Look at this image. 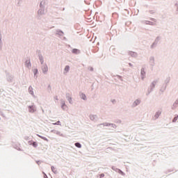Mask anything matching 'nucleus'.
<instances>
[{
    "label": "nucleus",
    "mask_w": 178,
    "mask_h": 178,
    "mask_svg": "<svg viewBox=\"0 0 178 178\" xmlns=\"http://www.w3.org/2000/svg\"><path fill=\"white\" fill-rule=\"evenodd\" d=\"M33 73H34V74H36L37 73H38V70L34 69L33 70Z\"/></svg>",
    "instance_id": "nucleus-9"
},
{
    "label": "nucleus",
    "mask_w": 178,
    "mask_h": 178,
    "mask_svg": "<svg viewBox=\"0 0 178 178\" xmlns=\"http://www.w3.org/2000/svg\"><path fill=\"white\" fill-rule=\"evenodd\" d=\"M105 175L104 174H101L100 175V178L104 177Z\"/></svg>",
    "instance_id": "nucleus-15"
},
{
    "label": "nucleus",
    "mask_w": 178,
    "mask_h": 178,
    "mask_svg": "<svg viewBox=\"0 0 178 178\" xmlns=\"http://www.w3.org/2000/svg\"><path fill=\"white\" fill-rule=\"evenodd\" d=\"M177 119H178V116H176L175 118H174L172 121L176 122L177 120Z\"/></svg>",
    "instance_id": "nucleus-14"
},
{
    "label": "nucleus",
    "mask_w": 178,
    "mask_h": 178,
    "mask_svg": "<svg viewBox=\"0 0 178 178\" xmlns=\"http://www.w3.org/2000/svg\"><path fill=\"white\" fill-rule=\"evenodd\" d=\"M53 124H57L58 126H60V121H58L56 123H53Z\"/></svg>",
    "instance_id": "nucleus-10"
},
{
    "label": "nucleus",
    "mask_w": 178,
    "mask_h": 178,
    "mask_svg": "<svg viewBox=\"0 0 178 178\" xmlns=\"http://www.w3.org/2000/svg\"><path fill=\"white\" fill-rule=\"evenodd\" d=\"M75 146L77 147V148H81V144L79 143H75Z\"/></svg>",
    "instance_id": "nucleus-6"
},
{
    "label": "nucleus",
    "mask_w": 178,
    "mask_h": 178,
    "mask_svg": "<svg viewBox=\"0 0 178 178\" xmlns=\"http://www.w3.org/2000/svg\"><path fill=\"white\" fill-rule=\"evenodd\" d=\"M80 51L77 49H72V54H79Z\"/></svg>",
    "instance_id": "nucleus-4"
},
{
    "label": "nucleus",
    "mask_w": 178,
    "mask_h": 178,
    "mask_svg": "<svg viewBox=\"0 0 178 178\" xmlns=\"http://www.w3.org/2000/svg\"><path fill=\"white\" fill-rule=\"evenodd\" d=\"M69 69H70V67L68 65H67V66H65V71L66 72H69Z\"/></svg>",
    "instance_id": "nucleus-7"
},
{
    "label": "nucleus",
    "mask_w": 178,
    "mask_h": 178,
    "mask_svg": "<svg viewBox=\"0 0 178 178\" xmlns=\"http://www.w3.org/2000/svg\"><path fill=\"white\" fill-rule=\"evenodd\" d=\"M81 97L82 99H86V95L81 94Z\"/></svg>",
    "instance_id": "nucleus-8"
},
{
    "label": "nucleus",
    "mask_w": 178,
    "mask_h": 178,
    "mask_svg": "<svg viewBox=\"0 0 178 178\" xmlns=\"http://www.w3.org/2000/svg\"><path fill=\"white\" fill-rule=\"evenodd\" d=\"M70 101H72V98H70Z\"/></svg>",
    "instance_id": "nucleus-17"
},
{
    "label": "nucleus",
    "mask_w": 178,
    "mask_h": 178,
    "mask_svg": "<svg viewBox=\"0 0 178 178\" xmlns=\"http://www.w3.org/2000/svg\"><path fill=\"white\" fill-rule=\"evenodd\" d=\"M29 145H33V142L29 141Z\"/></svg>",
    "instance_id": "nucleus-16"
},
{
    "label": "nucleus",
    "mask_w": 178,
    "mask_h": 178,
    "mask_svg": "<svg viewBox=\"0 0 178 178\" xmlns=\"http://www.w3.org/2000/svg\"><path fill=\"white\" fill-rule=\"evenodd\" d=\"M32 145L34 147V148H37V147H38L37 142H33Z\"/></svg>",
    "instance_id": "nucleus-5"
},
{
    "label": "nucleus",
    "mask_w": 178,
    "mask_h": 178,
    "mask_svg": "<svg viewBox=\"0 0 178 178\" xmlns=\"http://www.w3.org/2000/svg\"><path fill=\"white\" fill-rule=\"evenodd\" d=\"M51 170L52 172H54L55 173V172H56V170L55 169V167L51 166Z\"/></svg>",
    "instance_id": "nucleus-11"
},
{
    "label": "nucleus",
    "mask_w": 178,
    "mask_h": 178,
    "mask_svg": "<svg viewBox=\"0 0 178 178\" xmlns=\"http://www.w3.org/2000/svg\"><path fill=\"white\" fill-rule=\"evenodd\" d=\"M134 104H135V105H138V104H140L139 100H136Z\"/></svg>",
    "instance_id": "nucleus-12"
},
{
    "label": "nucleus",
    "mask_w": 178,
    "mask_h": 178,
    "mask_svg": "<svg viewBox=\"0 0 178 178\" xmlns=\"http://www.w3.org/2000/svg\"><path fill=\"white\" fill-rule=\"evenodd\" d=\"M26 67H30L31 66V63H30V60H28L25 63Z\"/></svg>",
    "instance_id": "nucleus-2"
},
{
    "label": "nucleus",
    "mask_w": 178,
    "mask_h": 178,
    "mask_svg": "<svg viewBox=\"0 0 178 178\" xmlns=\"http://www.w3.org/2000/svg\"><path fill=\"white\" fill-rule=\"evenodd\" d=\"M29 111H31V112H33V111H31V110H29Z\"/></svg>",
    "instance_id": "nucleus-18"
},
{
    "label": "nucleus",
    "mask_w": 178,
    "mask_h": 178,
    "mask_svg": "<svg viewBox=\"0 0 178 178\" xmlns=\"http://www.w3.org/2000/svg\"><path fill=\"white\" fill-rule=\"evenodd\" d=\"M141 74H142V80H144V79H145V70L144 69L141 70Z\"/></svg>",
    "instance_id": "nucleus-1"
},
{
    "label": "nucleus",
    "mask_w": 178,
    "mask_h": 178,
    "mask_svg": "<svg viewBox=\"0 0 178 178\" xmlns=\"http://www.w3.org/2000/svg\"><path fill=\"white\" fill-rule=\"evenodd\" d=\"M40 138H42V140H44L45 141H48V139H47V138L45 137H42V136H40Z\"/></svg>",
    "instance_id": "nucleus-13"
},
{
    "label": "nucleus",
    "mask_w": 178,
    "mask_h": 178,
    "mask_svg": "<svg viewBox=\"0 0 178 178\" xmlns=\"http://www.w3.org/2000/svg\"><path fill=\"white\" fill-rule=\"evenodd\" d=\"M42 72L44 73H47V72H48V67L47 65H44L42 67Z\"/></svg>",
    "instance_id": "nucleus-3"
}]
</instances>
